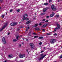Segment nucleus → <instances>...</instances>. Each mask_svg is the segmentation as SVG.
<instances>
[{"label":"nucleus","instance_id":"obj_1","mask_svg":"<svg viewBox=\"0 0 62 62\" xmlns=\"http://www.w3.org/2000/svg\"><path fill=\"white\" fill-rule=\"evenodd\" d=\"M27 16H28V15H27V14H25L23 16V18H22V22H23L24 21V20H26V21H27V20H29V19L27 18Z\"/></svg>","mask_w":62,"mask_h":62},{"label":"nucleus","instance_id":"obj_2","mask_svg":"<svg viewBox=\"0 0 62 62\" xmlns=\"http://www.w3.org/2000/svg\"><path fill=\"white\" fill-rule=\"evenodd\" d=\"M56 40L55 39H51L50 40V42L51 44H53L56 42Z\"/></svg>","mask_w":62,"mask_h":62},{"label":"nucleus","instance_id":"obj_3","mask_svg":"<svg viewBox=\"0 0 62 62\" xmlns=\"http://www.w3.org/2000/svg\"><path fill=\"white\" fill-rule=\"evenodd\" d=\"M57 27L55 28L54 31H53V32H54V31H55L56 29H60V25H59L58 24H57Z\"/></svg>","mask_w":62,"mask_h":62},{"label":"nucleus","instance_id":"obj_4","mask_svg":"<svg viewBox=\"0 0 62 62\" xmlns=\"http://www.w3.org/2000/svg\"><path fill=\"white\" fill-rule=\"evenodd\" d=\"M30 46H31V49H34V47H35V45H34L32 43H31L30 44Z\"/></svg>","mask_w":62,"mask_h":62},{"label":"nucleus","instance_id":"obj_5","mask_svg":"<svg viewBox=\"0 0 62 62\" xmlns=\"http://www.w3.org/2000/svg\"><path fill=\"white\" fill-rule=\"evenodd\" d=\"M51 8L53 10H55L56 9L55 7L54 6V5H52L51 7Z\"/></svg>","mask_w":62,"mask_h":62},{"label":"nucleus","instance_id":"obj_6","mask_svg":"<svg viewBox=\"0 0 62 62\" xmlns=\"http://www.w3.org/2000/svg\"><path fill=\"white\" fill-rule=\"evenodd\" d=\"M25 54H20L19 55V57L20 58H23V57H25Z\"/></svg>","mask_w":62,"mask_h":62},{"label":"nucleus","instance_id":"obj_7","mask_svg":"<svg viewBox=\"0 0 62 62\" xmlns=\"http://www.w3.org/2000/svg\"><path fill=\"white\" fill-rule=\"evenodd\" d=\"M2 41L3 42V43L4 44H6V40L5 39V38L3 37L2 38Z\"/></svg>","mask_w":62,"mask_h":62},{"label":"nucleus","instance_id":"obj_8","mask_svg":"<svg viewBox=\"0 0 62 62\" xmlns=\"http://www.w3.org/2000/svg\"><path fill=\"white\" fill-rule=\"evenodd\" d=\"M46 54H45L44 56H42L41 57H40L39 58V61H40L41 60H42V59H43V58H44V57H45V56H46Z\"/></svg>","mask_w":62,"mask_h":62},{"label":"nucleus","instance_id":"obj_9","mask_svg":"<svg viewBox=\"0 0 62 62\" xmlns=\"http://www.w3.org/2000/svg\"><path fill=\"white\" fill-rule=\"evenodd\" d=\"M17 24V23H11L10 25L11 26H14L16 25Z\"/></svg>","mask_w":62,"mask_h":62},{"label":"nucleus","instance_id":"obj_10","mask_svg":"<svg viewBox=\"0 0 62 62\" xmlns=\"http://www.w3.org/2000/svg\"><path fill=\"white\" fill-rule=\"evenodd\" d=\"M6 25H7L6 24L4 25L2 29H0V32H1V31H2V30H3V29H4V28H5L6 27Z\"/></svg>","mask_w":62,"mask_h":62},{"label":"nucleus","instance_id":"obj_11","mask_svg":"<svg viewBox=\"0 0 62 62\" xmlns=\"http://www.w3.org/2000/svg\"><path fill=\"white\" fill-rule=\"evenodd\" d=\"M48 8H44V9H43V12H46V10H47V9Z\"/></svg>","mask_w":62,"mask_h":62},{"label":"nucleus","instance_id":"obj_12","mask_svg":"<svg viewBox=\"0 0 62 62\" xmlns=\"http://www.w3.org/2000/svg\"><path fill=\"white\" fill-rule=\"evenodd\" d=\"M54 15V13H53V14H51L50 16V17H53Z\"/></svg>","mask_w":62,"mask_h":62},{"label":"nucleus","instance_id":"obj_13","mask_svg":"<svg viewBox=\"0 0 62 62\" xmlns=\"http://www.w3.org/2000/svg\"><path fill=\"white\" fill-rule=\"evenodd\" d=\"M47 26V24H46L43 26L42 27H43V28H45V27H46V26Z\"/></svg>","mask_w":62,"mask_h":62},{"label":"nucleus","instance_id":"obj_14","mask_svg":"<svg viewBox=\"0 0 62 62\" xmlns=\"http://www.w3.org/2000/svg\"><path fill=\"white\" fill-rule=\"evenodd\" d=\"M38 25V24H35L34 26H33V27H37Z\"/></svg>","mask_w":62,"mask_h":62},{"label":"nucleus","instance_id":"obj_15","mask_svg":"<svg viewBox=\"0 0 62 62\" xmlns=\"http://www.w3.org/2000/svg\"><path fill=\"white\" fill-rule=\"evenodd\" d=\"M31 22V21L30 20H29V21H27L26 23V24H29V23H30Z\"/></svg>","mask_w":62,"mask_h":62},{"label":"nucleus","instance_id":"obj_16","mask_svg":"<svg viewBox=\"0 0 62 62\" xmlns=\"http://www.w3.org/2000/svg\"><path fill=\"white\" fill-rule=\"evenodd\" d=\"M12 55H9L8 56V57H9V58H12Z\"/></svg>","mask_w":62,"mask_h":62},{"label":"nucleus","instance_id":"obj_17","mask_svg":"<svg viewBox=\"0 0 62 62\" xmlns=\"http://www.w3.org/2000/svg\"><path fill=\"white\" fill-rule=\"evenodd\" d=\"M31 31H30L29 33V34H28V36H31Z\"/></svg>","mask_w":62,"mask_h":62},{"label":"nucleus","instance_id":"obj_18","mask_svg":"<svg viewBox=\"0 0 62 62\" xmlns=\"http://www.w3.org/2000/svg\"><path fill=\"white\" fill-rule=\"evenodd\" d=\"M16 39L17 40H18V38H20V36H19V35H18L16 37Z\"/></svg>","mask_w":62,"mask_h":62},{"label":"nucleus","instance_id":"obj_19","mask_svg":"<svg viewBox=\"0 0 62 62\" xmlns=\"http://www.w3.org/2000/svg\"><path fill=\"white\" fill-rule=\"evenodd\" d=\"M51 32H49L48 33H47L46 34V35H51Z\"/></svg>","mask_w":62,"mask_h":62},{"label":"nucleus","instance_id":"obj_20","mask_svg":"<svg viewBox=\"0 0 62 62\" xmlns=\"http://www.w3.org/2000/svg\"><path fill=\"white\" fill-rule=\"evenodd\" d=\"M43 37H39L38 38V39H43Z\"/></svg>","mask_w":62,"mask_h":62},{"label":"nucleus","instance_id":"obj_21","mask_svg":"<svg viewBox=\"0 0 62 62\" xmlns=\"http://www.w3.org/2000/svg\"><path fill=\"white\" fill-rule=\"evenodd\" d=\"M44 5H46V6H47V5H48V3H44Z\"/></svg>","mask_w":62,"mask_h":62},{"label":"nucleus","instance_id":"obj_22","mask_svg":"<svg viewBox=\"0 0 62 62\" xmlns=\"http://www.w3.org/2000/svg\"><path fill=\"white\" fill-rule=\"evenodd\" d=\"M35 29L36 30H39V28H35Z\"/></svg>","mask_w":62,"mask_h":62},{"label":"nucleus","instance_id":"obj_23","mask_svg":"<svg viewBox=\"0 0 62 62\" xmlns=\"http://www.w3.org/2000/svg\"><path fill=\"white\" fill-rule=\"evenodd\" d=\"M17 41V40H16V39H14L13 40V41L14 42H16V41Z\"/></svg>","mask_w":62,"mask_h":62},{"label":"nucleus","instance_id":"obj_24","mask_svg":"<svg viewBox=\"0 0 62 62\" xmlns=\"http://www.w3.org/2000/svg\"><path fill=\"white\" fill-rule=\"evenodd\" d=\"M39 37V36H34V39H36V38H38Z\"/></svg>","mask_w":62,"mask_h":62},{"label":"nucleus","instance_id":"obj_25","mask_svg":"<svg viewBox=\"0 0 62 62\" xmlns=\"http://www.w3.org/2000/svg\"><path fill=\"white\" fill-rule=\"evenodd\" d=\"M45 14V13H43L42 14H40L42 16V15H44V14Z\"/></svg>","mask_w":62,"mask_h":62},{"label":"nucleus","instance_id":"obj_26","mask_svg":"<svg viewBox=\"0 0 62 62\" xmlns=\"http://www.w3.org/2000/svg\"><path fill=\"white\" fill-rule=\"evenodd\" d=\"M39 45H41V44H42V42H40L39 43Z\"/></svg>","mask_w":62,"mask_h":62},{"label":"nucleus","instance_id":"obj_27","mask_svg":"<svg viewBox=\"0 0 62 62\" xmlns=\"http://www.w3.org/2000/svg\"><path fill=\"white\" fill-rule=\"evenodd\" d=\"M60 58L61 59L62 58V54L61 55V56H59Z\"/></svg>","mask_w":62,"mask_h":62},{"label":"nucleus","instance_id":"obj_28","mask_svg":"<svg viewBox=\"0 0 62 62\" xmlns=\"http://www.w3.org/2000/svg\"><path fill=\"white\" fill-rule=\"evenodd\" d=\"M20 10L19 9H18L17 10H16V11H17V12H20Z\"/></svg>","mask_w":62,"mask_h":62},{"label":"nucleus","instance_id":"obj_29","mask_svg":"<svg viewBox=\"0 0 62 62\" xmlns=\"http://www.w3.org/2000/svg\"><path fill=\"white\" fill-rule=\"evenodd\" d=\"M42 23H41V22H40L39 23V25H42Z\"/></svg>","mask_w":62,"mask_h":62},{"label":"nucleus","instance_id":"obj_30","mask_svg":"<svg viewBox=\"0 0 62 62\" xmlns=\"http://www.w3.org/2000/svg\"><path fill=\"white\" fill-rule=\"evenodd\" d=\"M28 30V28L27 27L26 28V31H27Z\"/></svg>","mask_w":62,"mask_h":62},{"label":"nucleus","instance_id":"obj_31","mask_svg":"<svg viewBox=\"0 0 62 62\" xmlns=\"http://www.w3.org/2000/svg\"><path fill=\"white\" fill-rule=\"evenodd\" d=\"M12 10H13L12 9L10 10V12H12Z\"/></svg>","mask_w":62,"mask_h":62},{"label":"nucleus","instance_id":"obj_32","mask_svg":"<svg viewBox=\"0 0 62 62\" xmlns=\"http://www.w3.org/2000/svg\"><path fill=\"white\" fill-rule=\"evenodd\" d=\"M3 2V0H0V3H2Z\"/></svg>","mask_w":62,"mask_h":62},{"label":"nucleus","instance_id":"obj_33","mask_svg":"<svg viewBox=\"0 0 62 62\" xmlns=\"http://www.w3.org/2000/svg\"><path fill=\"white\" fill-rule=\"evenodd\" d=\"M59 17V15H56V17Z\"/></svg>","mask_w":62,"mask_h":62},{"label":"nucleus","instance_id":"obj_34","mask_svg":"<svg viewBox=\"0 0 62 62\" xmlns=\"http://www.w3.org/2000/svg\"><path fill=\"white\" fill-rule=\"evenodd\" d=\"M43 31L44 32H45V29H42Z\"/></svg>","mask_w":62,"mask_h":62},{"label":"nucleus","instance_id":"obj_35","mask_svg":"<svg viewBox=\"0 0 62 62\" xmlns=\"http://www.w3.org/2000/svg\"><path fill=\"white\" fill-rule=\"evenodd\" d=\"M40 55L42 56H43V54H40Z\"/></svg>","mask_w":62,"mask_h":62},{"label":"nucleus","instance_id":"obj_36","mask_svg":"<svg viewBox=\"0 0 62 62\" xmlns=\"http://www.w3.org/2000/svg\"><path fill=\"white\" fill-rule=\"evenodd\" d=\"M2 18H4V16L3 15L2 16Z\"/></svg>","mask_w":62,"mask_h":62},{"label":"nucleus","instance_id":"obj_37","mask_svg":"<svg viewBox=\"0 0 62 62\" xmlns=\"http://www.w3.org/2000/svg\"><path fill=\"white\" fill-rule=\"evenodd\" d=\"M54 35L55 36H56L57 35V34L55 33L54 34Z\"/></svg>","mask_w":62,"mask_h":62},{"label":"nucleus","instance_id":"obj_38","mask_svg":"<svg viewBox=\"0 0 62 62\" xmlns=\"http://www.w3.org/2000/svg\"><path fill=\"white\" fill-rule=\"evenodd\" d=\"M52 2V0H49V2L50 3V2Z\"/></svg>","mask_w":62,"mask_h":62},{"label":"nucleus","instance_id":"obj_39","mask_svg":"<svg viewBox=\"0 0 62 62\" xmlns=\"http://www.w3.org/2000/svg\"><path fill=\"white\" fill-rule=\"evenodd\" d=\"M23 26H20V28H23Z\"/></svg>","mask_w":62,"mask_h":62},{"label":"nucleus","instance_id":"obj_40","mask_svg":"<svg viewBox=\"0 0 62 62\" xmlns=\"http://www.w3.org/2000/svg\"><path fill=\"white\" fill-rule=\"evenodd\" d=\"M49 21H48V20H46L45 22H46V23H47Z\"/></svg>","mask_w":62,"mask_h":62},{"label":"nucleus","instance_id":"obj_41","mask_svg":"<svg viewBox=\"0 0 62 62\" xmlns=\"http://www.w3.org/2000/svg\"><path fill=\"white\" fill-rule=\"evenodd\" d=\"M49 16H46V17L47 18H49Z\"/></svg>","mask_w":62,"mask_h":62},{"label":"nucleus","instance_id":"obj_42","mask_svg":"<svg viewBox=\"0 0 62 62\" xmlns=\"http://www.w3.org/2000/svg\"><path fill=\"white\" fill-rule=\"evenodd\" d=\"M45 21V19H43V20H42V21Z\"/></svg>","mask_w":62,"mask_h":62},{"label":"nucleus","instance_id":"obj_43","mask_svg":"<svg viewBox=\"0 0 62 62\" xmlns=\"http://www.w3.org/2000/svg\"><path fill=\"white\" fill-rule=\"evenodd\" d=\"M29 40V39H27L26 40V41H28V40Z\"/></svg>","mask_w":62,"mask_h":62},{"label":"nucleus","instance_id":"obj_44","mask_svg":"<svg viewBox=\"0 0 62 62\" xmlns=\"http://www.w3.org/2000/svg\"><path fill=\"white\" fill-rule=\"evenodd\" d=\"M43 52H44V51L43 50L42 51H41V53H43Z\"/></svg>","mask_w":62,"mask_h":62},{"label":"nucleus","instance_id":"obj_45","mask_svg":"<svg viewBox=\"0 0 62 62\" xmlns=\"http://www.w3.org/2000/svg\"><path fill=\"white\" fill-rule=\"evenodd\" d=\"M33 35H36V33H33Z\"/></svg>","mask_w":62,"mask_h":62},{"label":"nucleus","instance_id":"obj_46","mask_svg":"<svg viewBox=\"0 0 62 62\" xmlns=\"http://www.w3.org/2000/svg\"><path fill=\"white\" fill-rule=\"evenodd\" d=\"M19 47H21V44H20L19 45Z\"/></svg>","mask_w":62,"mask_h":62},{"label":"nucleus","instance_id":"obj_47","mask_svg":"<svg viewBox=\"0 0 62 62\" xmlns=\"http://www.w3.org/2000/svg\"><path fill=\"white\" fill-rule=\"evenodd\" d=\"M7 62V60H6L4 62Z\"/></svg>","mask_w":62,"mask_h":62},{"label":"nucleus","instance_id":"obj_48","mask_svg":"<svg viewBox=\"0 0 62 62\" xmlns=\"http://www.w3.org/2000/svg\"><path fill=\"white\" fill-rule=\"evenodd\" d=\"M20 30V29H18L17 30V31H19V30Z\"/></svg>","mask_w":62,"mask_h":62},{"label":"nucleus","instance_id":"obj_49","mask_svg":"<svg viewBox=\"0 0 62 62\" xmlns=\"http://www.w3.org/2000/svg\"><path fill=\"white\" fill-rule=\"evenodd\" d=\"M41 23H44V22H41Z\"/></svg>","mask_w":62,"mask_h":62},{"label":"nucleus","instance_id":"obj_50","mask_svg":"<svg viewBox=\"0 0 62 62\" xmlns=\"http://www.w3.org/2000/svg\"><path fill=\"white\" fill-rule=\"evenodd\" d=\"M10 34V33H8V35H9Z\"/></svg>","mask_w":62,"mask_h":62},{"label":"nucleus","instance_id":"obj_51","mask_svg":"<svg viewBox=\"0 0 62 62\" xmlns=\"http://www.w3.org/2000/svg\"><path fill=\"white\" fill-rule=\"evenodd\" d=\"M28 29H29V28H30V27H28L27 28Z\"/></svg>","mask_w":62,"mask_h":62},{"label":"nucleus","instance_id":"obj_52","mask_svg":"<svg viewBox=\"0 0 62 62\" xmlns=\"http://www.w3.org/2000/svg\"><path fill=\"white\" fill-rule=\"evenodd\" d=\"M26 51H27V52H28V49H27Z\"/></svg>","mask_w":62,"mask_h":62},{"label":"nucleus","instance_id":"obj_53","mask_svg":"<svg viewBox=\"0 0 62 62\" xmlns=\"http://www.w3.org/2000/svg\"><path fill=\"white\" fill-rule=\"evenodd\" d=\"M1 7H0V9H1Z\"/></svg>","mask_w":62,"mask_h":62},{"label":"nucleus","instance_id":"obj_54","mask_svg":"<svg viewBox=\"0 0 62 62\" xmlns=\"http://www.w3.org/2000/svg\"><path fill=\"white\" fill-rule=\"evenodd\" d=\"M7 13H6V15H7Z\"/></svg>","mask_w":62,"mask_h":62},{"label":"nucleus","instance_id":"obj_55","mask_svg":"<svg viewBox=\"0 0 62 62\" xmlns=\"http://www.w3.org/2000/svg\"><path fill=\"white\" fill-rule=\"evenodd\" d=\"M44 49H45V47H44Z\"/></svg>","mask_w":62,"mask_h":62},{"label":"nucleus","instance_id":"obj_56","mask_svg":"<svg viewBox=\"0 0 62 62\" xmlns=\"http://www.w3.org/2000/svg\"><path fill=\"white\" fill-rule=\"evenodd\" d=\"M35 15H36V13H35Z\"/></svg>","mask_w":62,"mask_h":62},{"label":"nucleus","instance_id":"obj_57","mask_svg":"<svg viewBox=\"0 0 62 62\" xmlns=\"http://www.w3.org/2000/svg\"><path fill=\"white\" fill-rule=\"evenodd\" d=\"M22 44H23V43Z\"/></svg>","mask_w":62,"mask_h":62},{"label":"nucleus","instance_id":"obj_58","mask_svg":"<svg viewBox=\"0 0 62 62\" xmlns=\"http://www.w3.org/2000/svg\"><path fill=\"white\" fill-rule=\"evenodd\" d=\"M56 62V61H54V62Z\"/></svg>","mask_w":62,"mask_h":62},{"label":"nucleus","instance_id":"obj_59","mask_svg":"<svg viewBox=\"0 0 62 62\" xmlns=\"http://www.w3.org/2000/svg\"><path fill=\"white\" fill-rule=\"evenodd\" d=\"M28 54H29V53L28 52Z\"/></svg>","mask_w":62,"mask_h":62},{"label":"nucleus","instance_id":"obj_60","mask_svg":"<svg viewBox=\"0 0 62 62\" xmlns=\"http://www.w3.org/2000/svg\"><path fill=\"white\" fill-rule=\"evenodd\" d=\"M23 40H24V39H23Z\"/></svg>","mask_w":62,"mask_h":62},{"label":"nucleus","instance_id":"obj_61","mask_svg":"<svg viewBox=\"0 0 62 62\" xmlns=\"http://www.w3.org/2000/svg\"><path fill=\"white\" fill-rule=\"evenodd\" d=\"M61 48H62V46Z\"/></svg>","mask_w":62,"mask_h":62},{"label":"nucleus","instance_id":"obj_62","mask_svg":"<svg viewBox=\"0 0 62 62\" xmlns=\"http://www.w3.org/2000/svg\"><path fill=\"white\" fill-rule=\"evenodd\" d=\"M59 0L58 1V2H59Z\"/></svg>","mask_w":62,"mask_h":62},{"label":"nucleus","instance_id":"obj_63","mask_svg":"<svg viewBox=\"0 0 62 62\" xmlns=\"http://www.w3.org/2000/svg\"><path fill=\"white\" fill-rule=\"evenodd\" d=\"M21 37H22V35H21Z\"/></svg>","mask_w":62,"mask_h":62},{"label":"nucleus","instance_id":"obj_64","mask_svg":"<svg viewBox=\"0 0 62 62\" xmlns=\"http://www.w3.org/2000/svg\"><path fill=\"white\" fill-rule=\"evenodd\" d=\"M19 23H20V22H19Z\"/></svg>","mask_w":62,"mask_h":62}]
</instances>
